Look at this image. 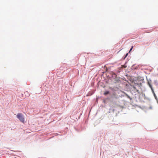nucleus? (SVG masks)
Here are the masks:
<instances>
[{
	"label": "nucleus",
	"mask_w": 158,
	"mask_h": 158,
	"mask_svg": "<svg viewBox=\"0 0 158 158\" xmlns=\"http://www.w3.org/2000/svg\"><path fill=\"white\" fill-rule=\"evenodd\" d=\"M128 53H127L125 55V57H127L128 55Z\"/></svg>",
	"instance_id": "16"
},
{
	"label": "nucleus",
	"mask_w": 158,
	"mask_h": 158,
	"mask_svg": "<svg viewBox=\"0 0 158 158\" xmlns=\"http://www.w3.org/2000/svg\"><path fill=\"white\" fill-rule=\"evenodd\" d=\"M147 83L149 87L151 88V89L153 88L152 85L151 84L152 81L151 79L150 78L148 79V78H147Z\"/></svg>",
	"instance_id": "4"
},
{
	"label": "nucleus",
	"mask_w": 158,
	"mask_h": 158,
	"mask_svg": "<svg viewBox=\"0 0 158 158\" xmlns=\"http://www.w3.org/2000/svg\"><path fill=\"white\" fill-rule=\"evenodd\" d=\"M151 90L152 92L153 95V96L155 97V99L156 100L157 102L158 103V99H157L156 96V95L155 93L154 92V89L153 88L151 89Z\"/></svg>",
	"instance_id": "6"
},
{
	"label": "nucleus",
	"mask_w": 158,
	"mask_h": 158,
	"mask_svg": "<svg viewBox=\"0 0 158 158\" xmlns=\"http://www.w3.org/2000/svg\"><path fill=\"white\" fill-rule=\"evenodd\" d=\"M120 96L118 95L116 93H113L109 98V100L113 104H116L118 101Z\"/></svg>",
	"instance_id": "1"
},
{
	"label": "nucleus",
	"mask_w": 158,
	"mask_h": 158,
	"mask_svg": "<svg viewBox=\"0 0 158 158\" xmlns=\"http://www.w3.org/2000/svg\"><path fill=\"white\" fill-rule=\"evenodd\" d=\"M137 80L138 82H137V81H136V82L135 83V85H137L139 86H141L142 83L144 82L143 81L144 79L143 77H138L137 78Z\"/></svg>",
	"instance_id": "2"
},
{
	"label": "nucleus",
	"mask_w": 158,
	"mask_h": 158,
	"mask_svg": "<svg viewBox=\"0 0 158 158\" xmlns=\"http://www.w3.org/2000/svg\"><path fill=\"white\" fill-rule=\"evenodd\" d=\"M126 58V57H125V56H124L123 57V58L124 60V59H125Z\"/></svg>",
	"instance_id": "17"
},
{
	"label": "nucleus",
	"mask_w": 158,
	"mask_h": 158,
	"mask_svg": "<svg viewBox=\"0 0 158 158\" xmlns=\"http://www.w3.org/2000/svg\"><path fill=\"white\" fill-rule=\"evenodd\" d=\"M125 92H123V94H121V96H120V97H125Z\"/></svg>",
	"instance_id": "12"
},
{
	"label": "nucleus",
	"mask_w": 158,
	"mask_h": 158,
	"mask_svg": "<svg viewBox=\"0 0 158 158\" xmlns=\"http://www.w3.org/2000/svg\"><path fill=\"white\" fill-rule=\"evenodd\" d=\"M133 48V46H131V48L130 49L129 51L128 52V53H130L131 52Z\"/></svg>",
	"instance_id": "13"
},
{
	"label": "nucleus",
	"mask_w": 158,
	"mask_h": 158,
	"mask_svg": "<svg viewBox=\"0 0 158 158\" xmlns=\"http://www.w3.org/2000/svg\"><path fill=\"white\" fill-rule=\"evenodd\" d=\"M117 77L116 75L114 73L112 72L111 77L113 78H115Z\"/></svg>",
	"instance_id": "7"
},
{
	"label": "nucleus",
	"mask_w": 158,
	"mask_h": 158,
	"mask_svg": "<svg viewBox=\"0 0 158 158\" xmlns=\"http://www.w3.org/2000/svg\"><path fill=\"white\" fill-rule=\"evenodd\" d=\"M121 106L122 108L124 107V106Z\"/></svg>",
	"instance_id": "18"
},
{
	"label": "nucleus",
	"mask_w": 158,
	"mask_h": 158,
	"mask_svg": "<svg viewBox=\"0 0 158 158\" xmlns=\"http://www.w3.org/2000/svg\"><path fill=\"white\" fill-rule=\"evenodd\" d=\"M118 51V53L119 52V51Z\"/></svg>",
	"instance_id": "21"
},
{
	"label": "nucleus",
	"mask_w": 158,
	"mask_h": 158,
	"mask_svg": "<svg viewBox=\"0 0 158 158\" xmlns=\"http://www.w3.org/2000/svg\"><path fill=\"white\" fill-rule=\"evenodd\" d=\"M110 91L108 90H106L105 92L104 93V94L105 95H109L110 94Z\"/></svg>",
	"instance_id": "8"
},
{
	"label": "nucleus",
	"mask_w": 158,
	"mask_h": 158,
	"mask_svg": "<svg viewBox=\"0 0 158 158\" xmlns=\"http://www.w3.org/2000/svg\"><path fill=\"white\" fill-rule=\"evenodd\" d=\"M135 64H134L133 65H132V66H131V69H135V68H134V66H135Z\"/></svg>",
	"instance_id": "15"
},
{
	"label": "nucleus",
	"mask_w": 158,
	"mask_h": 158,
	"mask_svg": "<svg viewBox=\"0 0 158 158\" xmlns=\"http://www.w3.org/2000/svg\"><path fill=\"white\" fill-rule=\"evenodd\" d=\"M115 109L113 108H111L109 109L110 113H114L115 111Z\"/></svg>",
	"instance_id": "9"
},
{
	"label": "nucleus",
	"mask_w": 158,
	"mask_h": 158,
	"mask_svg": "<svg viewBox=\"0 0 158 158\" xmlns=\"http://www.w3.org/2000/svg\"><path fill=\"white\" fill-rule=\"evenodd\" d=\"M131 95L132 96V94L130 93L129 94H127L125 92V97L129 99L130 101H131L132 100V99L131 98Z\"/></svg>",
	"instance_id": "5"
},
{
	"label": "nucleus",
	"mask_w": 158,
	"mask_h": 158,
	"mask_svg": "<svg viewBox=\"0 0 158 158\" xmlns=\"http://www.w3.org/2000/svg\"><path fill=\"white\" fill-rule=\"evenodd\" d=\"M93 94V93L91 92H89L87 95V96H90L92 95Z\"/></svg>",
	"instance_id": "11"
},
{
	"label": "nucleus",
	"mask_w": 158,
	"mask_h": 158,
	"mask_svg": "<svg viewBox=\"0 0 158 158\" xmlns=\"http://www.w3.org/2000/svg\"><path fill=\"white\" fill-rule=\"evenodd\" d=\"M17 117L21 122H24V119L22 114L20 113H18L17 115Z\"/></svg>",
	"instance_id": "3"
},
{
	"label": "nucleus",
	"mask_w": 158,
	"mask_h": 158,
	"mask_svg": "<svg viewBox=\"0 0 158 158\" xmlns=\"http://www.w3.org/2000/svg\"><path fill=\"white\" fill-rule=\"evenodd\" d=\"M135 69H137V67H136Z\"/></svg>",
	"instance_id": "20"
},
{
	"label": "nucleus",
	"mask_w": 158,
	"mask_h": 158,
	"mask_svg": "<svg viewBox=\"0 0 158 158\" xmlns=\"http://www.w3.org/2000/svg\"><path fill=\"white\" fill-rule=\"evenodd\" d=\"M152 108V106H150V107H149V109H151Z\"/></svg>",
	"instance_id": "19"
},
{
	"label": "nucleus",
	"mask_w": 158,
	"mask_h": 158,
	"mask_svg": "<svg viewBox=\"0 0 158 158\" xmlns=\"http://www.w3.org/2000/svg\"><path fill=\"white\" fill-rule=\"evenodd\" d=\"M127 63V61H126V62H125V64H124V67L125 68H126V67H127V66H126V65H126V64Z\"/></svg>",
	"instance_id": "14"
},
{
	"label": "nucleus",
	"mask_w": 158,
	"mask_h": 158,
	"mask_svg": "<svg viewBox=\"0 0 158 158\" xmlns=\"http://www.w3.org/2000/svg\"><path fill=\"white\" fill-rule=\"evenodd\" d=\"M154 84L156 85H158V81L156 80H155L154 81Z\"/></svg>",
	"instance_id": "10"
}]
</instances>
